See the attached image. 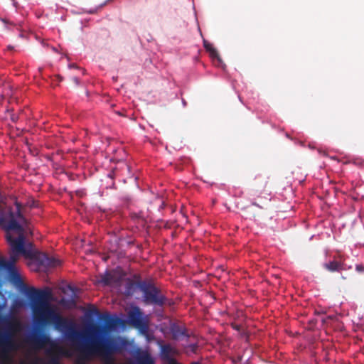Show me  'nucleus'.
Returning <instances> with one entry per match:
<instances>
[{
  "label": "nucleus",
  "mask_w": 364,
  "mask_h": 364,
  "mask_svg": "<svg viewBox=\"0 0 364 364\" xmlns=\"http://www.w3.org/2000/svg\"><path fill=\"white\" fill-rule=\"evenodd\" d=\"M26 294L31 301L34 323L41 328L53 325L55 329L63 333L72 348L84 351L86 360H91V304H87L85 328L79 331L74 321L60 315L50 304L52 294L49 289L30 287Z\"/></svg>",
  "instance_id": "obj_1"
},
{
  "label": "nucleus",
  "mask_w": 364,
  "mask_h": 364,
  "mask_svg": "<svg viewBox=\"0 0 364 364\" xmlns=\"http://www.w3.org/2000/svg\"><path fill=\"white\" fill-rule=\"evenodd\" d=\"M21 205L16 203V213L9 211L8 214L0 215V227L6 231V239L9 245V258L0 259V272L6 274L9 280L18 287L24 286L18 273L16 263L21 255L26 258H35L38 263L46 267H55L60 264V261L44 253L37 255L32 250L25 247L23 228L20 224L26 222V218L21 212Z\"/></svg>",
  "instance_id": "obj_2"
},
{
  "label": "nucleus",
  "mask_w": 364,
  "mask_h": 364,
  "mask_svg": "<svg viewBox=\"0 0 364 364\" xmlns=\"http://www.w3.org/2000/svg\"><path fill=\"white\" fill-rule=\"evenodd\" d=\"M0 360L9 359V353L18 349L15 334L21 328L20 321L14 316H5L0 318Z\"/></svg>",
  "instance_id": "obj_3"
},
{
  "label": "nucleus",
  "mask_w": 364,
  "mask_h": 364,
  "mask_svg": "<svg viewBox=\"0 0 364 364\" xmlns=\"http://www.w3.org/2000/svg\"><path fill=\"white\" fill-rule=\"evenodd\" d=\"M92 326V355L100 356L104 364H116L114 355L122 353L127 342L119 337H97Z\"/></svg>",
  "instance_id": "obj_4"
},
{
  "label": "nucleus",
  "mask_w": 364,
  "mask_h": 364,
  "mask_svg": "<svg viewBox=\"0 0 364 364\" xmlns=\"http://www.w3.org/2000/svg\"><path fill=\"white\" fill-rule=\"evenodd\" d=\"M96 316L100 322L102 323V326H97L92 322V326L95 328V333L97 337L101 336L109 337L111 335H107L108 332L114 331L121 323L120 318L117 317H112L109 314H102L100 312L97 307L92 304V317ZM112 337H117V336H112ZM120 338V336H118ZM122 338V337H121ZM126 342H127L124 338H122ZM127 345V344H126ZM126 348V347H124ZM125 348H124V350Z\"/></svg>",
  "instance_id": "obj_5"
},
{
  "label": "nucleus",
  "mask_w": 364,
  "mask_h": 364,
  "mask_svg": "<svg viewBox=\"0 0 364 364\" xmlns=\"http://www.w3.org/2000/svg\"><path fill=\"white\" fill-rule=\"evenodd\" d=\"M26 342L31 349L35 350H41L48 345L50 348L47 350V354H51L53 350L60 349V346L58 343L55 341H53L50 336L41 329H38L28 336L26 338Z\"/></svg>",
  "instance_id": "obj_6"
},
{
  "label": "nucleus",
  "mask_w": 364,
  "mask_h": 364,
  "mask_svg": "<svg viewBox=\"0 0 364 364\" xmlns=\"http://www.w3.org/2000/svg\"><path fill=\"white\" fill-rule=\"evenodd\" d=\"M138 288L143 293L145 304L159 306H163L165 304L166 298L151 282L139 281Z\"/></svg>",
  "instance_id": "obj_7"
},
{
  "label": "nucleus",
  "mask_w": 364,
  "mask_h": 364,
  "mask_svg": "<svg viewBox=\"0 0 364 364\" xmlns=\"http://www.w3.org/2000/svg\"><path fill=\"white\" fill-rule=\"evenodd\" d=\"M128 320L130 324L137 328H146L147 325L143 320V314L137 306L128 312Z\"/></svg>",
  "instance_id": "obj_8"
},
{
  "label": "nucleus",
  "mask_w": 364,
  "mask_h": 364,
  "mask_svg": "<svg viewBox=\"0 0 364 364\" xmlns=\"http://www.w3.org/2000/svg\"><path fill=\"white\" fill-rule=\"evenodd\" d=\"M325 269L330 272H340L343 270H346V264L341 260L333 259L326 262L323 264Z\"/></svg>",
  "instance_id": "obj_9"
},
{
  "label": "nucleus",
  "mask_w": 364,
  "mask_h": 364,
  "mask_svg": "<svg viewBox=\"0 0 364 364\" xmlns=\"http://www.w3.org/2000/svg\"><path fill=\"white\" fill-rule=\"evenodd\" d=\"M136 364H154V360L147 351H139L136 356Z\"/></svg>",
  "instance_id": "obj_10"
},
{
  "label": "nucleus",
  "mask_w": 364,
  "mask_h": 364,
  "mask_svg": "<svg viewBox=\"0 0 364 364\" xmlns=\"http://www.w3.org/2000/svg\"><path fill=\"white\" fill-rule=\"evenodd\" d=\"M172 336L174 339H180L182 337H189V335L187 333V331L186 328H182L180 326H174L171 329Z\"/></svg>",
  "instance_id": "obj_11"
},
{
  "label": "nucleus",
  "mask_w": 364,
  "mask_h": 364,
  "mask_svg": "<svg viewBox=\"0 0 364 364\" xmlns=\"http://www.w3.org/2000/svg\"><path fill=\"white\" fill-rule=\"evenodd\" d=\"M203 46L205 49L210 53V55L213 58H218L219 55L218 50L213 47V46L206 40H203Z\"/></svg>",
  "instance_id": "obj_12"
},
{
  "label": "nucleus",
  "mask_w": 364,
  "mask_h": 364,
  "mask_svg": "<svg viewBox=\"0 0 364 364\" xmlns=\"http://www.w3.org/2000/svg\"><path fill=\"white\" fill-rule=\"evenodd\" d=\"M267 185V180L265 178H262L261 176H258L255 178V183L254 184L257 191H261L264 190Z\"/></svg>",
  "instance_id": "obj_13"
},
{
  "label": "nucleus",
  "mask_w": 364,
  "mask_h": 364,
  "mask_svg": "<svg viewBox=\"0 0 364 364\" xmlns=\"http://www.w3.org/2000/svg\"><path fill=\"white\" fill-rule=\"evenodd\" d=\"M61 348L60 347L59 350H53L51 352V354H48L50 356V360L48 361V364H60L59 361L58 355H57V353H61Z\"/></svg>",
  "instance_id": "obj_14"
},
{
  "label": "nucleus",
  "mask_w": 364,
  "mask_h": 364,
  "mask_svg": "<svg viewBox=\"0 0 364 364\" xmlns=\"http://www.w3.org/2000/svg\"><path fill=\"white\" fill-rule=\"evenodd\" d=\"M138 283H139V281H137L136 282H130L127 283V287H126V294L127 295H132V294H134V293L135 292L136 289H139L138 288Z\"/></svg>",
  "instance_id": "obj_15"
},
{
  "label": "nucleus",
  "mask_w": 364,
  "mask_h": 364,
  "mask_svg": "<svg viewBox=\"0 0 364 364\" xmlns=\"http://www.w3.org/2000/svg\"><path fill=\"white\" fill-rule=\"evenodd\" d=\"M102 282L107 285H109L112 283V276L110 274H106L103 279Z\"/></svg>",
  "instance_id": "obj_16"
},
{
  "label": "nucleus",
  "mask_w": 364,
  "mask_h": 364,
  "mask_svg": "<svg viewBox=\"0 0 364 364\" xmlns=\"http://www.w3.org/2000/svg\"><path fill=\"white\" fill-rule=\"evenodd\" d=\"M355 269L359 272H364V267L362 264H357Z\"/></svg>",
  "instance_id": "obj_17"
},
{
  "label": "nucleus",
  "mask_w": 364,
  "mask_h": 364,
  "mask_svg": "<svg viewBox=\"0 0 364 364\" xmlns=\"http://www.w3.org/2000/svg\"><path fill=\"white\" fill-rule=\"evenodd\" d=\"M73 82H74L75 83H76L77 85H78V84H79V80H78V78H77V77H74L73 78Z\"/></svg>",
  "instance_id": "obj_18"
},
{
  "label": "nucleus",
  "mask_w": 364,
  "mask_h": 364,
  "mask_svg": "<svg viewBox=\"0 0 364 364\" xmlns=\"http://www.w3.org/2000/svg\"><path fill=\"white\" fill-rule=\"evenodd\" d=\"M232 327L233 328L239 331L240 330V326L238 325H235V324H232Z\"/></svg>",
  "instance_id": "obj_19"
},
{
  "label": "nucleus",
  "mask_w": 364,
  "mask_h": 364,
  "mask_svg": "<svg viewBox=\"0 0 364 364\" xmlns=\"http://www.w3.org/2000/svg\"><path fill=\"white\" fill-rule=\"evenodd\" d=\"M7 49H8L9 50H12L14 49V47H13V46H8Z\"/></svg>",
  "instance_id": "obj_20"
},
{
  "label": "nucleus",
  "mask_w": 364,
  "mask_h": 364,
  "mask_svg": "<svg viewBox=\"0 0 364 364\" xmlns=\"http://www.w3.org/2000/svg\"><path fill=\"white\" fill-rule=\"evenodd\" d=\"M252 204L255 206L259 207V205L255 202H253Z\"/></svg>",
  "instance_id": "obj_21"
},
{
  "label": "nucleus",
  "mask_w": 364,
  "mask_h": 364,
  "mask_svg": "<svg viewBox=\"0 0 364 364\" xmlns=\"http://www.w3.org/2000/svg\"><path fill=\"white\" fill-rule=\"evenodd\" d=\"M166 348H168V346H165V347H164V350H166Z\"/></svg>",
  "instance_id": "obj_22"
},
{
  "label": "nucleus",
  "mask_w": 364,
  "mask_h": 364,
  "mask_svg": "<svg viewBox=\"0 0 364 364\" xmlns=\"http://www.w3.org/2000/svg\"><path fill=\"white\" fill-rule=\"evenodd\" d=\"M193 364H198V363H193Z\"/></svg>",
  "instance_id": "obj_23"
},
{
  "label": "nucleus",
  "mask_w": 364,
  "mask_h": 364,
  "mask_svg": "<svg viewBox=\"0 0 364 364\" xmlns=\"http://www.w3.org/2000/svg\"><path fill=\"white\" fill-rule=\"evenodd\" d=\"M0 364H4V363H0Z\"/></svg>",
  "instance_id": "obj_24"
}]
</instances>
